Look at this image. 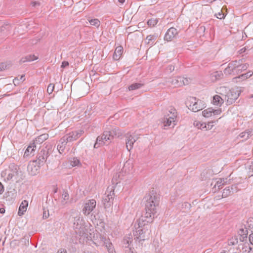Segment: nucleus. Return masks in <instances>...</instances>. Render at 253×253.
I'll list each match as a JSON object with an SVG mask.
<instances>
[{
  "mask_svg": "<svg viewBox=\"0 0 253 253\" xmlns=\"http://www.w3.org/2000/svg\"><path fill=\"white\" fill-rule=\"evenodd\" d=\"M84 132V131L83 130H78L71 132L64 136L63 137L65 139L66 142H70L76 140L82 135Z\"/></svg>",
  "mask_w": 253,
  "mask_h": 253,
  "instance_id": "nucleus-11",
  "label": "nucleus"
},
{
  "mask_svg": "<svg viewBox=\"0 0 253 253\" xmlns=\"http://www.w3.org/2000/svg\"><path fill=\"white\" fill-rule=\"evenodd\" d=\"M238 233L240 236L239 239L241 242H244L247 240L248 232L247 229L246 227L240 229Z\"/></svg>",
  "mask_w": 253,
  "mask_h": 253,
  "instance_id": "nucleus-21",
  "label": "nucleus"
},
{
  "mask_svg": "<svg viewBox=\"0 0 253 253\" xmlns=\"http://www.w3.org/2000/svg\"><path fill=\"white\" fill-rule=\"evenodd\" d=\"M41 165H38L36 161L30 162L27 166V170L31 175H35L39 173Z\"/></svg>",
  "mask_w": 253,
  "mask_h": 253,
  "instance_id": "nucleus-13",
  "label": "nucleus"
},
{
  "mask_svg": "<svg viewBox=\"0 0 253 253\" xmlns=\"http://www.w3.org/2000/svg\"><path fill=\"white\" fill-rule=\"evenodd\" d=\"M239 66V62L237 61H233L229 63L227 67L224 70L225 74H235L237 73L238 68Z\"/></svg>",
  "mask_w": 253,
  "mask_h": 253,
  "instance_id": "nucleus-14",
  "label": "nucleus"
},
{
  "mask_svg": "<svg viewBox=\"0 0 253 253\" xmlns=\"http://www.w3.org/2000/svg\"><path fill=\"white\" fill-rule=\"evenodd\" d=\"M159 19L158 18H151L148 20L147 24L150 27H154L158 22Z\"/></svg>",
  "mask_w": 253,
  "mask_h": 253,
  "instance_id": "nucleus-36",
  "label": "nucleus"
},
{
  "mask_svg": "<svg viewBox=\"0 0 253 253\" xmlns=\"http://www.w3.org/2000/svg\"><path fill=\"white\" fill-rule=\"evenodd\" d=\"M24 77H25L24 75L21 76L19 79V81H20L21 82H23L25 80Z\"/></svg>",
  "mask_w": 253,
  "mask_h": 253,
  "instance_id": "nucleus-60",
  "label": "nucleus"
},
{
  "mask_svg": "<svg viewBox=\"0 0 253 253\" xmlns=\"http://www.w3.org/2000/svg\"><path fill=\"white\" fill-rule=\"evenodd\" d=\"M48 138V134L47 133L42 134L38 137H37L35 140H34V142L37 144H40L43 143Z\"/></svg>",
  "mask_w": 253,
  "mask_h": 253,
  "instance_id": "nucleus-25",
  "label": "nucleus"
},
{
  "mask_svg": "<svg viewBox=\"0 0 253 253\" xmlns=\"http://www.w3.org/2000/svg\"><path fill=\"white\" fill-rule=\"evenodd\" d=\"M80 164L79 160L77 158H73L70 161V165L72 167H76L78 166Z\"/></svg>",
  "mask_w": 253,
  "mask_h": 253,
  "instance_id": "nucleus-40",
  "label": "nucleus"
},
{
  "mask_svg": "<svg viewBox=\"0 0 253 253\" xmlns=\"http://www.w3.org/2000/svg\"><path fill=\"white\" fill-rule=\"evenodd\" d=\"M215 16L218 19H222L224 18L225 15L224 13L222 12V11L220 12H218L217 13L215 14Z\"/></svg>",
  "mask_w": 253,
  "mask_h": 253,
  "instance_id": "nucleus-45",
  "label": "nucleus"
},
{
  "mask_svg": "<svg viewBox=\"0 0 253 253\" xmlns=\"http://www.w3.org/2000/svg\"><path fill=\"white\" fill-rule=\"evenodd\" d=\"M69 65V63L67 61H63L61 65V68H65Z\"/></svg>",
  "mask_w": 253,
  "mask_h": 253,
  "instance_id": "nucleus-54",
  "label": "nucleus"
},
{
  "mask_svg": "<svg viewBox=\"0 0 253 253\" xmlns=\"http://www.w3.org/2000/svg\"><path fill=\"white\" fill-rule=\"evenodd\" d=\"M129 165V163H128V162H126L125 165H124V168L123 169V171H125V172H127L128 173L130 171V169H129L130 168H131V169H132V166H130V167H129L128 168V169H127V166Z\"/></svg>",
  "mask_w": 253,
  "mask_h": 253,
  "instance_id": "nucleus-42",
  "label": "nucleus"
},
{
  "mask_svg": "<svg viewBox=\"0 0 253 253\" xmlns=\"http://www.w3.org/2000/svg\"><path fill=\"white\" fill-rule=\"evenodd\" d=\"M240 95L239 91L235 89L228 90L224 95V100L226 101L228 105L233 104Z\"/></svg>",
  "mask_w": 253,
  "mask_h": 253,
  "instance_id": "nucleus-8",
  "label": "nucleus"
},
{
  "mask_svg": "<svg viewBox=\"0 0 253 253\" xmlns=\"http://www.w3.org/2000/svg\"><path fill=\"white\" fill-rule=\"evenodd\" d=\"M132 242V237L131 234H128L127 236H126L123 241V246L125 248V249H127V248H130V244Z\"/></svg>",
  "mask_w": 253,
  "mask_h": 253,
  "instance_id": "nucleus-23",
  "label": "nucleus"
},
{
  "mask_svg": "<svg viewBox=\"0 0 253 253\" xmlns=\"http://www.w3.org/2000/svg\"><path fill=\"white\" fill-rule=\"evenodd\" d=\"M249 240L250 241V243L253 245V233H252L249 235Z\"/></svg>",
  "mask_w": 253,
  "mask_h": 253,
  "instance_id": "nucleus-51",
  "label": "nucleus"
},
{
  "mask_svg": "<svg viewBox=\"0 0 253 253\" xmlns=\"http://www.w3.org/2000/svg\"><path fill=\"white\" fill-rule=\"evenodd\" d=\"M223 76L221 71H216L211 75V79L212 82H215L220 79Z\"/></svg>",
  "mask_w": 253,
  "mask_h": 253,
  "instance_id": "nucleus-26",
  "label": "nucleus"
},
{
  "mask_svg": "<svg viewBox=\"0 0 253 253\" xmlns=\"http://www.w3.org/2000/svg\"><path fill=\"white\" fill-rule=\"evenodd\" d=\"M96 205V201L94 199L87 200L84 204L83 212L84 215H88L93 211Z\"/></svg>",
  "mask_w": 253,
  "mask_h": 253,
  "instance_id": "nucleus-12",
  "label": "nucleus"
},
{
  "mask_svg": "<svg viewBox=\"0 0 253 253\" xmlns=\"http://www.w3.org/2000/svg\"><path fill=\"white\" fill-rule=\"evenodd\" d=\"M47 157L48 151L46 149H42L38 153L37 160L34 161H36L38 165L42 166L46 161Z\"/></svg>",
  "mask_w": 253,
  "mask_h": 253,
  "instance_id": "nucleus-15",
  "label": "nucleus"
},
{
  "mask_svg": "<svg viewBox=\"0 0 253 253\" xmlns=\"http://www.w3.org/2000/svg\"><path fill=\"white\" fill-rule=\"evenodd\" d=\"M4 192V187L1 183V182H0V194H1Z\"/></svg>",
  "mask_w": 253,
  "mask_h": 253,
  "instance_id": "nucleus-55",
  "label": "nucleus"
},
{
  "mask_svg": "<svg viewBox=\"0 0 253 253\" xmlns=\"http://www.w3.org/2000/svg\"><path fill=\"white\" fill-rule=\"evenodd\" d=\"M145 211L140 217V221L152 222L159 204V200L157 194L153 190L146 194L143 198Z\"/></svg>",
  "mask_w": 253,
  "mask_h": 253,
  "instance_id": "nucleus-1",
  "label": "nucleus"
},
{
  "mask_svg": "<svg viewBox=\"0 0 253 253\" xmlns=\"http://www.w3.org/2000/svg\"><path fill=\"white\" fill-rule=\"evenodd\" d=\"M253 72L252 71H249L244 74V75H245V78H246L247 79L251 77L253 75Z\"/></svg>",
  "mask_w": 253,
  "mask_h": 253,
  "instance_id": "nucleus-48",
  "label": "nucleus"
},
{
  "mask_svg": "<svg viewBox=\"0 0 253 253\" xmlns=\"http://www.w3.org/2000/svg\"><path fill=\"white\" fill-rule=\"evenodd\" d=\"M67 143L63 137L60 139L57 147V149L60 154H62L64 152Z\"/></svg>",
  "mask_w": 253,
  "mask_h": 253,
  "instance_id": "nucleus-22",
  "label": "nucleus"
},
{
  "mask_svg": "<svg viewBox=\"0 0 253 253\" xmlns=\"http://www.w3.org/2000/svg\"><path fill=\"white\" fill-rule=\"evenodd\" d=\"M224 100V98H223L219 95H215L213 97L212 103L214 105L216 106H221Z\"/></svg>",
  "mask_w": 253,
  "mask_h": 253,
  "instance_id": "nucleus-28",
  "label": "nucleus"
},
{
  "mask_svg": "<svg viewBox=\"0 0 253 253\" xmlns=\"http://www.w3.org/2000/svg\"><path fill=\"white\" fill-rule=\"evenodd\" d=\"M253 135V129H248L246 131L241 132L239 136L241 138H243L245 140L249 138L250 136Z\"/></svg>",
  "mask_w": 253,
  "mask_h": 253,
  "instance_id": "nucleus-30",
  "label": "nucleus"
},
{
  "mask_svg": "<svg viewBox=\"0 0 253 253\" xmlns=\"http://www.w3.org/2000/svg\"><path fill=\"white\" fill-rule=\"evenodd\" d=\"M213 113V109L210 108L204 110L202 112L203 116L206 118H209L212 116Z\"/></svg>",
  "mask_w": 253,
  "mask_h": 253,
  "instance_id": "nucleus-33",
  "label": "nucleus"
},
{
  "mask_svg": "<svg viewBox=\"0 0 253 253\" xmlns=\"http://www.w3.org/2000/svg\"><path fill=\"white\" fill-rule=\"evenodd\" d=\"M69 195L66 191H64L61 197V203L63 205H64L67 203V201L69 199Z\"/></svg>",
  "mask_w": 253,
  "mask_h": 253,
  "instance_id": "nucleus-35",
  "label": "nucleus"
},
{
  "mask_svg": "<svg viewBox=\"0 0 253 253\" xmlns=\"http://www.w3.org/2000/svg\"><path fill=\"white\" fill-rule=\"evenodd\" d=\"M54 88V85L52 84H50L47 86V91L49 94L52 93Z\"/></svg>",
  "mask_w": 253,
  "mask_h": 253,
  "instance_id": "nucleus-44",
  "label": "nucleus"
},
{
  "mask_svg": "<svg viewBox=\"0 0 253 253\" xmlns=\"http://www.w3.org/2000/svg\"><path fill=\"white\" fill-rule=\"evenodd\" d=\"M225 180L224 179L219 178L218 179L214 184V187L216 188H218L219 189L222 188V185H224L225 183Z\"/></svg>",
  "mask_w": 253,
  "mask_h": 253,
  "instance_id": "nucleus-34",
  "label": "nucleus"
},
{
  "mask_svg": "<svg viewBox=\"0 0 253 253\" xmlns=\"http://www.w3.org/2000/svg\"><path fill=\"white\" fill-rule=\"evenodd\" d=\"M239 66L240 67H239V68H238V70H237V73H238V72H241L242 71H244L245 70H246L248 68V65L245 64V65H240V64L239 63Z\"/></svg>",
  "mask_w": 253,
  "mask_h": 253,
  "instance_id": "nucleus-43",
  "label": "nucleus"
},
{
  "mask_svg": "<svg viewBox=\"0 0 253 253\" xmlns=\"http://www.w3.org/2000/svg\"><path fill=\"white\" fill-rule=\"evenodd\" d=\"M248 47H243L242 48H241L239 51V53L240 54H242V53H243L244 52H245L248 49Z\"/></svg>",
  "mask_w": 253,
  "mask_h": 253,
  "instance_id": "nucleus-53",
  "label": "nucleus"
},
{
  "mask_svg": "<svg viewBox=\"0 0 253 253\" xmlns=\"http://www.w3.org/2000/svg\"><path fill=\"white\" fill-rule=\"evenodd\" d=\"M177 34V29L174 27H171L167 31L164 37V40L167 42L171 41Z\"/></svg>",
  "mask_w": 253,
  "mask_h": 253,
  "instance_id": "nucleus-16",
  "label": "nucleus"
},
{
  "mask_svg": "<svg viewBox=\"0 0 253 253\" xmlns=\"http://www.w3.org/2000/svg\"><path fill=\"white\" fill-rule=\"evenodd\" d=\"M125 252L126 253H136L135 252H134L133 250V249H132L130 248H127V249H125Z\"/></svg>",
  "mask_w": 253,
  "mask_h": 253,
  "instance_id": "nucleus-49",
  "label": "nucleus"
},
{
  "mask_svg": "<svg viewBox=\"0 0 253 253\" xmlns=\"http://www.w3.org/2000/svg\"><path fill=\"white\" fill-rule=\"evenodd\" d=\"M199 127H200L201 129L207 128V125L206 124H201Z\"/></svg>",
  "mask_w": 253,
  "mask_h": 253,
  "instance_id": "nucleus-61",
  "label": "nucleus"
},
{
  "mask_svg": "<svg viewBox=\"0 0 253 253\" xmlns=\"http://www.w3.org/2000/svg\"><path fill=\"white\" fill-rule=\"evenodd\" d=\"M189 83L187 78L182 77H176L168 79L166 81V84L168 86L173 85L174 87H179L182 85H187Z\"/></svg>",
  "mask_w": 253,
  "mask_h": 253,
  "instance_id": "nucleus-5",
  "label": "nucleus"
},
{
  "mask_svg": "<svg viewBox=\"0 0 253 253\" xmlns=\"http://www.w3.org/2000/svg\"><path fill=\"white\" fill-rule=\"evenodd\" d=\"M38 59V57L34 55H28L26 56H25V58H23L22 59V61L23 62H29V61H34Z\"/></svg>",
  "mask_w": 253,
  "mask_h": 253,
  "instance_id": "nucleus-32",
  "label": "nucleus"
},
{
  "mask_svg": "<svg viewBox=\"0 0 253 253\" xmlns=\"http://www.w3.org/2000/svg\"><path fill=\"white\" fill-rule=\"evenodd\" d=\"M246 79H247L245 78V75H244V74H243L238 77L234 78L233 79V82H238V80L244 81Z\"/></svg>",
  "mask_w": 253,
  "mask_h": 253,
  "instance_id": "nucleus-41",
  "label": "nucleus"
},
{
  "mask_svg": "<svg viewBox=\"0 0 253 253\" xmlns=\"http://www.w3.org/2000/svg\"><path fill=\"white\" fill-rule=\"evenodd\" d=\"M14 175H15L13 173H12V172L9 173L8 174V175H7V179L8 180H10V179H11L12 178L13 176H14Z\"/></svg>",
  "mask_w": 253,
  "mask_h": 253,
  "instance_id": "nucleus-56",
  "label": "nucleus"
},
{
  "mask_svg": "<svg viewBox=\"0 0 253 253\" xmlns=\"http://www.w3.org/2000/svg\"><path fill=\"white\" fill-rule=\"evenodd\" d=\"M189 102V109L194 112L201 110L205 107L204 102L200 99H197L195 97H190Z\"/></svg>",
  "mask_w": 253,
  "mask_h": 253,
  "instance_id": "nucleus-6",
  "label": "nucleus"
},
{
  "mask_svg": "<svg viewBox=\"0 0 253 253\" xmlns=\"http://www.w3.org/2000/svg\"><path fill=\"white\" fill-rule=\"evenodd\" d=\"M169 68L170 71H172L174 70V67L172 65L169 66Z\"/></svg>",
  "mask_w": 253,
  "mask_h": 253,
  "instance_id": "nucleus-63",
  "label": "nucleus"
},
{
  "mask_svg": "<svg viewBox=\"0 0 253 253\" xmlns=\"http://www.w3.org/2000/svg\"><path fill=\"white\" fill-rule=\"evenodd\" d=\"M6 68V65L4 63H1L0 64V72L4 70Z\"/></svg>",
  "mask_w": 253,
  "mask_h": 253,
  "instance_id": "nucleus-47",
  "label": "nucleus"
},
{
  "mask_svg": "<svg viewBox=\"0 0 253 253\" xmlns=\"http://www.w3.org/2000/svg\"><path fill=\"white\" fill-rule=\"evenodd\" d=\"M221 112V111L220 109H217V110H213V109L212 114L213 115H216L220 114Z\"/></svg>",
  "mask_w": 253,
  "mask_h": 253,
  "instance_id": "nucleus-50",
  "label": "nucleus"
},
{
  "mask_svg": "<svg viewBox=\"0 0 253 253\" xmlns=\"http://www.w3.org/2000/svg\"><path fill=\"white\" fill-rule=\"evenodd\" d=\"M9 169L11 172L15 175L21 176L23 175L22 171L19 167L14 163H11L9 165Z\"/></svg>",
  "mask_w": 253,
  "mask_h": 253,
  "instance_id": "nucleus-19",
  "label": "nucleus"
},
{
  "mask_svg": "<svg viewBox=\"0 0 253 253\" xmlns=\"http://www.w3.org/2000/svg\"><path fill=\"white\" fill-rule=\"evenodd\" d=\"M49 216V213L47 212V213L46 212V211H43V218H47Z\"/></svg>",
  "mask_w": 253,
  "mask_h": 253,
  "instance_id": "nucleus-58",
  "label": "nucleus"
},
{
  "mask_svg": "<svg viewBox=\"0 0 253 253\" xmlns=\"http://www.w3.org/2000/svg\"><path fill=\"white\" fill-rule=\"evenodd\" d=\"M235 187L234 185H232L231 187H227L224 190L222 193V197H227L230 195L231 192H234L235 191Z\"/></svg>",
  "mask_w": 253,
  "mask_h": 253,
  "instance_id": "nucleus-27",
  "label": "nucleus"
},
{
  "mask_svg": "<svg viewBox=\"0 0 253 253\" xmlns=\"http://www.w3.org/2000/svg\"><path fill=\"white\" fill-rule=\"evenodd\" d=\"M144 84L141 83H134L128 86V89L129 91L134 90L142 87Z\"/></svg>",
  "mask_w": 253,
  "mask_h": 253,
  "instance_id": "nucleus-31",
  "label": "nucleus"
},
{
  "mask_svg": "<svg viewBox=\"0 0 253 253\" xmlns=\"http://www.w3.org/2000/svg\"><path fill=\"white\" fill-rule=\"evenodd\" d=\"M219 89L221 90V91H224V90H225L226 91L227 90V88L226 87H221Z\"/></svg>",
  "mask_w": 253,
  "mask_h": 253,
  "instance_id": "nucleus-62",
  "label": "nucleus"
},
{
  "mask_svg": "<svg viewBox=\"0 0 253 253\" xmlns=\"http://www.w3.org/2000/svg\"><path fill=\"white\" fill-rule=\"evenodd\" d=\"M76 232L80 237L79 238L80 243H84L85 241L86 242L91 239V233L88 232V229L84 225L78 229V231Z\"/></svg>",
  "mask_w": 253,
  "mask_h": 253,
  "instance_id": "nucleus-9",
  "label": "nucleus"
},
{
  "mask_svg": "<svg viewBox=\"0 0 253 253\" xmlns=\"http://www.w3.org/2000/svg\"><path fill=\"white\" fill-rule=\"evenodd\" d=\"M114 196L113 187H108L105 196L103 198V203L105 208H109L113 203Z\"/></svg>",
  "mask_w": 253,
  "mask_h": 253,
  "instance_id": "nucleus-7",
  "label": "nucleus"
},
{
  "mask_svg": "<svg viewBox=\"0 0 253 253\" xmlns=\"http://www.w3.org/2000/svg\"><path fill=\"white\" fill-rule=\"evenodd\" d=\"M238 243V240L236 237H232L228 241V245L230 246H233L237 244Z\"/></svg>",
  "mask_w": 253,
  "mask_h": 253,
  "instance_id": "nucleus-39",
  "label": "nucleus"
},
{
  "mask_svg": "<svg viewBox=\"0 0 253 253\" xmlns=\"http://www.w3.org/2000/svg\"><path fill=\"white\" fill-rule=\"evenodd\" d=\"M57 253H67V252L65 249H60L58 251Z\"/></svg>",
  "mask_w": 253,
  "mask_h": 253,
  "instance_id": "nucleus-59",
  "label": "nucleus"
},
{
  "mask_svg": "<svg viewBox=\"0 0 253 253\" xmlns=\"http://www.w3.org/2000/svg\"><path fill=\"white\" fill-rule=\"evenodd\" d=\"M157 37L155 35H148L146 38V40L148 41L147 43L152 45L156 39Z\"/></svg>",
  "mask_w": 253,
  "mask_h": 253,
  "instance_id": "nucleus-37",
  "label": "nucleus"
},
{
  "mask_svg": "<svg viewBox=\"0 0 253 253\" xmlns=\"http://www.w3.org/2000/svg\"><path fill=\"white\" fill-rule=\"evenodd\" d=\"M123 52V49L122 46L117 47L113 54V58L116 60H118L120 59L122 53Z\"/></svg>",
  "mask_w": 253,
  "mask_h": 253,
  "instance_id": "nucleus-29",
  "label": "nucleus"
},
{
  "mask_svg": "<svg viewBox=\"0 0 253 253\" xmlns=\"http://www.w3.org/2000/svg\"><path fill=\"white\" fill-rule=\"evenodd\" d=\"M101 241L103 245L106 248L109 253H116L112 244L110 242V240L106 237H101Z\"/></svg>",
  "mask_w": 253,
  "mask_h": 253,
  "instance_id": "nucleus-18",
  "label": "nucleus"
},
{
  "mask_svg": "<svg viewBox=\"0 0 253 253\" xmlns=\"http://www.w3.org/2000/svg\"><path fill=\"white\" fill-rule=\"evenodd\" d=\"M36 148L37 146L35 143L33 142L32 143H31L24 153V157H28L30 155L33 156Z\"/></svg>",
  "mask_w": 253,
  "mask_h": 253,
  "instance_id": "nucleus-20",
  "label": "nucleus"
},
{
  "mask_svg": "<svg viewBox=\"0 0 253 253\" xmlns=\"http://www.w3.org/2000/svg\"><path fill=\"white\" fill-rule=\"evenodd\" d=\"M138 139V137L134 133L128 132L126 134V147L128 151L133 148L134 143Z\"/></svg>",
  "mask_w": 253,
  "mask_h": 253,
  "instance_id": "nucleus-10",
  "label": "nucleus"
},
{
  "mask_svg": "<svg viewBox=\"0 0 253 253\" xmlns=\"http://www.w3.org/2000/svg\"><path fill=\"white\" fill-rule=\"evenodd\" d=\"M28 206V202L26 200H24L22 202L19 208L18 214L20 216L24 214V212L27 210Z\"/></svg>",
  "mask_w": 253,
  "mask_h": 253,
  "instance_id": "nucleus-24",
  "label": "nucleus"
},
{
  "mask_svg": "<svg viewBox=\"0 0 253 253\" xmlns=\"http://www.w3.org/2000/svg\"><path fill=\"white\" fill-rule=\"evenodd\" d=\"M73 218V225L75 229H78L84 225V220L83 219V217H81L80 213H76V215Z\"/></svg>",
  "mask_w": 253,
  "mask_h": 253,
  "instance_id": "nucleus-17",
  "label": "nucleus"
},
{
  "mask_svg": "<svg viewBox=\"0 0 253 253\" xmlns=\"http://www.w3.org/2000/svg\"><path fill=\"white\" fill-rule=\"evenodd\" d=\"M177 117V112L175 109L171 108L165 115L163 119L164 126H169L172 125V127L175 125V122Z\"/></svg>",
  "mask_w": 253,
  "mask_h": 253,
  "instance_id": "nucleus-4",
  "label": "nucleus"
},
{
  "mask_svg": "<svg viewBox=\"0 0 253 253\" xmlns=\"http://www.w3.org/2000/svg\"><path fill=\"white\" fill-rule=\"evenodd\" d=\"M31 5L32 6H37V5H40V2L37 1H33L31 2Z\"/></svg>",
  "mask_w": 253,
  "mask_h": 253,
  "instance_id": "nucleus-57",
  "label": "nucleus"
},
{
  "mask_svg": "<svg viewBox=\"0 0 253 253\" xmlns=\"http://www.w3.org/2000/svg\"><path fill=\"white\" fill-rule=\"evenodd\" d=\"M150 222H140V218L137 220L134 225L135 230L133 232L134 240L136 241H138L140 242L149 238L150 231L148 228V223Z\"/></svg>",
  "mask_w": 253,
  "mask_h": 253,
  "instance_id": "nucleus-2",
  "label": "nucleus"
},
{
  "mask_svg": "<svg viewBox=\"0 0 253 253\" xmlns=\"http://www.w3.org/2000/svg\"><path fill=\"white\" fill-rule=\"evenodd\" d=\"M89 23L93 26L98 27L100 25V22L98 19H93L89 20Z\"/></svg>",
  "mask_w": 253,
  "mask_h": 253,
  "instance_id": "nucleus-38",
  "label": "nucleus"
},
{
  "mask_svg": "<svg viewBox=\"0 0 253 253\" xmlns=\"http://www.w3.org/2000/svg\"><path fill=\"white\" fill-rule=\"evenodd\" d=\"M13 82L15 85L18 84H19V78L18 77L15 78Z\"/></svg>",
  "mask_w": 253,
  "mask_h": 253,
  "instance_id": "nucleus-52",
  "label": "nucleus"
},
{
  "mask_svg": "<svg viewBox=\"0 0 253 253\" xmlns=\"http://www.w3.org/2000/svg\"><path fill=\"white\" fill-rule=\"evenodd\" d=\"M213 123V122H209L208 124L207 125L206 130L211 129V128L213 126V125H212Z\"/></svg>",
  "mask_w": 253,
  "mask_h": 253,
  "instance_id": "nucleus-46",
  "label": "nucleus"
},
{
  "mask_svg": "<svg viewBox=\"0 0 253 253\" xmlns=\"http://www.w3.org/2000/svg\"><path fill=\"white\" fill-rule=\"evenodd\" d=\"M119 135L120 132L118 128H114L111 130H105L102 135L97 137L94 147L97 148L103 145H108L115 136H119Z\"/></svg>",
  "mask_w": 253,
  "mask_h": 253,
  "instance_id": "nucleus-3",
  "label": "nucleus"
},
{
  "mask_svg": "<svg viewBox=\"0 0 253 253\" xmlns=\"http://www.w3.org/2000/svg\"><path fill=\"white\" fill-rule=\"evenodd\" d=\"M5 211V210L4 209H1L0 208V212L1 213H4Z\"/></svg>",
  "mask_w": 253,
  "mask_h": 253,
  "instance_id": "nucleus-64",
  "label": "nucleus"
}]
</instances>
